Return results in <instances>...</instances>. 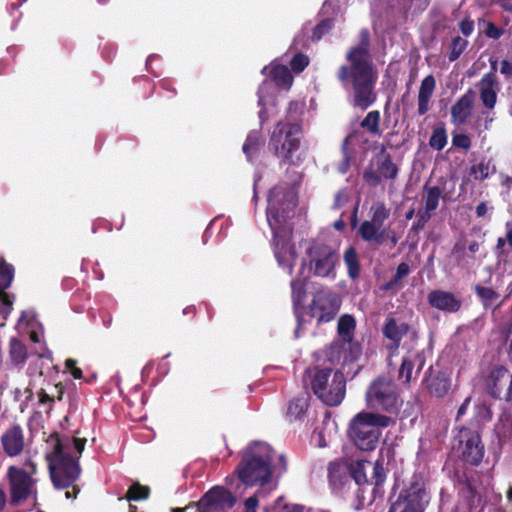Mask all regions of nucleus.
<instances>
[{
  "label": "nucleus",
  "mask_w": 512,
  "mask_h": 512,
  "mask_svg": "<svg viewBox=\"0 0 512 512\" xmlns=\"http://www.w3.org/2000/svg\"><path fill=\"white\" fill-rule=\"evenodd\" d=\"M346 59L349 66L342 65L337 71V79L344 88L350 87V104L362 111L367 110L377 100L375 84L377 74L370 55L368 30L360 32V42L349 49Z\"/></svg>",
  "instance_id": "f257e3e1"
},
{
  "label": "nucleus",
  "mask_w": 512,
  "mask_h": 512,
  "mask_svg": "<svg viewBox=\"0 0 512 512\" xmlns=\"http://www.w3.org/2000/svg\"><path fill=\"white\" fill-rule=\"evenodd\" d=\"M49 450L45 453V460L48 464L49 474L53 486L56 489H67V499H76L80 488L75 485L81 474L78 459L69 456L64 452V443L59 439V433L53 432L46 439Z\"/></svg>",
  "instance_id": "f03ea898"
},
{
  "label": "nucleus",
  "mask_w": 512,
  "mask_h": 512,
  "mask_svg": "<svg viewBox=\"0 0 512 512\" xmlns=\"http://www.w3.org/2000/svg\"><path fill=\"white\" fill-rule=\"evenodd\" d=\"M459 500L448 512H483L491 489V479L473 469L456 470Z\"/></svg>",
  "instance_id": "7ed1b4c3"
},
{
  "label": "nucleus",
  "mask_w": 512,
  "mask_h": 512,
  "mask_svg": "<svg viewBox=\"0 0 512 512\" xmlns=\"http://www.w3.org/2000/svg\"><path fill=\"white\" fill-rule=\"evenodd\" d=\"M396 423L395 418L376 412L357 413L348 426V436L362 451H373L378 447L382 429Z\"/></svg>",
  "instance_id": "20e7f679"
},
{
  "label": "nucleus",
  "mask_w": 512,
  "mask_h": 512,
  "mask_svg": "<svg viewBox=\"0 0 512 512\" xmlns=\"http://www.w3.org/2000/svg\"><path fill=\"white\" fill-rule=\"evenodd\" d=\"M268 447L257 444L249 446L242 455L235 473L246 486L265 485L272 477V458L267 454Z\"/></svg>",
  "instance_id": "39448f33"
},
{
  "label": "nucleus",
  "mask_w": 512,
  "mask_h": 512,
  "mask_svg": "<svg viewBox=\"0 0 512 512\" xmlns=\"http://www.w3.org/2000/svg\"><path fill=\"white\" fill-rule=\"evenodd\" d=\"M311 389L325 405L336 407L346 394V377L341 370L315 367L311 376Z\"/></svg>",
  "instance_id": "423d86ee"
},
{
  "label": "nucleus",
  "mask_w": 512,
  "mask_h": 512,
  "mask_svg": "<svg viewBox=\"0 0 512 512\" xmlns=\"http://www.w3.org/2000/svg\"><path fill=\"white\" fill-rule=\"evenodd\" d=\"M302 136L300 122H291L282 119L274 126L270 139L269 149L280 159L281 165L293 164V154L299 150Z\"/></svg>",
  "instance_id": "0eeeda50"
},
{
  "label": "nucleus",
  "mask_w": 512,
  "mask_h": 512,
  "mask_svg": "<svg viewBox=\"0 0 512 512\" xmlns=\"http://www.w3.org/2000/svg\"><path fill=\"white\" fill-rule=\"evenodd\" d=\"M296 205V195L291 191L280 187L270 190L266 217L272 234L292 232L289 220L294 216Z\"/></svg>",
  "instance_id": "6e6552de"
},
{
  "label": "nucleus",
  "mask_w": 512,
  "mask_h": 512,
  "mask_svg": "<svg viewBox=\"0 0 512 512\" xmlns=\"http://www.w3.org/2000/svg\"><path fill=\"white\" fill-rule=\"evenodd\" d=\"M365 400L370 412H384L388 416L396 415L403 403L397 385L385 376H379L369 384Z\"/></svg>",
  "instance_id": "1a4fd4ad"
},
{
  "label": "nucleus",
  "mask_w": 512,
  "mask_h": 512,
  "mask_svg": "<svg viewBox=\"0 0 512 512\" xmlns=\"http://www.w3.org/2000/svg\"><path fill=\"white\" fill-rule=\"evenodd\" d=\"M309 272L319 278L335 277V268L339 261V253L335 246L320 240H313L306 251Z\"/></svg>",
  "instance_id": "9d476101"
},
{
  "label": "nucleus",
  "mask_w": 512,
  "mask_h": 512,
  "mask_svg": "<svg viewBox=\"0 0 512 512\" xmlns=\"http://www.w3.org/2000/svg\"><path fill=\"white\" fill-rule=\"evenodd\" d=\"M428 503L429 495L423 476L413 474L409 485L391 502L388 512H424Z\"/></svg>",
  "instance_id": "9b49d317"
},
{
  "label": "nucleus",
  "mask_w": 512,
  "mask_h": 512,
  "mask_svg": "<svg viewBox=\"0 0 512 512\" xmlns=\"http://www.w3.org/2000/svg\"><path fill=\"white\" fill-rule=\"evenodd\" d=\"M384 450H380V457L373 463V474L371 480H365L362 484L351 487L354 494L353 506L360 510L370 506L377 498L384 494L383 483L386 480V471L383 467Z\"/></svg>",
  "instance_id": "f8f14e48"
},
{
  "label": "nucleus",
  "mask_w": 512,
  "mask_h": 512,
  "mask_svg": "<svg viewBox=\"0 0 512 512\" xmlns=\"http://www.w3.org/2000/svg\"><path fill=\"white\" fill-rule=\"evenodd\" d=\"M399 172L400 168L393 162L391 154L385 147H380L370 165L364 170L363 179L370 187H377L383 181H395Z\"/></svg>",
  "instance_id": "ddd939ff"
},
{
  "label": "nucleus",
  "mask_w": 512,
  "mask_h": 512,
  "mask_svg": "<svg viewBox=\"0 0 512 512\" xmlns=\"http://www.w3.org/2000/svg\"><path fill=\"white\" fill-rule=\"evenodd\" d=\"M453 450L467 464L478 466L484 457V445L478 432L462 427L454 436Z\"/></svg>",
  "instance_id": "4468645a"
},
{
  "label": "nucleus",
  "mask_w": 512,
  "mask_h": 512,
  "mask_svg": "<svg viewBox=\"0 0 512 512\" xmlns=\"http://www.w3.org/2000/svg\"><path fill=\"white\" fill-rule=\"evenodd\" d=\"M362 355V346L358 341L334 340L325 350L326 360L335 366H340L343 373H350L353 365Z\"/></svg>",
  "instance_id": "2eb2a0df"
},
{
  "label": "nucleus",
  "mask_w": 512,
  "mask_h": 512,
  "mask_svg": "<svg viewBox=\"0 0 512 512\" xmlns=\"http://www.w3.org/2000/svg\"><path fill=\"white\" fill-rule=\"evenodd\" d=\"M383 336L388 340L386 349L389 356H394L398 353L401 341L404 336H408V340L404 343L417 346L419 334L415 329H412L407 322H400L395 317L389 316L386 318L382 328Z\"/></svg>",
  "instance_id": "dca6fc26"
},
{
  "label": "nucleus",
  "mask_w": 512,
  "mask_h": 512,
  "mask_svg": "<svg viewBox=\"0 0 512 512\" xmlns=\"http://www.w3.org/2000/svg\"><path fill=\"white\" fill-rule=\"evenodd\" d=\"M340 308L341 301L334 292L318 291L313 295L305 313L310 318L316 319L317 325L320 326L334 320Z\"/></svg>",
  "instance_id": "f3484780"
},
{
  "label": "nucleus",
  "mask_w": 512,
  "mask_h": 512,
  "mask_svg": "<svg viewBox=\"0 0 512 512\" xmlns=\"http://www.w3.org/2000/svg\"><path fill=\"white\" fill-rule=\"evenodd\" d=\"M10 485V503L18 505L26 501L32 493H36V480L23 468L10 466L7 470Z\"/></svg>",
  "instance_id": "a211bd4d"
},
{
  "label": "nucleus",
  "mask_w": 512,
  "mask_h": 512,
  "mask_svg": "<svg viewBox=\"0 0 512 512\" xmlns=\"http://www.w3.org/2000/svg\"><path fill=\"white\" fill-rule=\"evenodd\" d=\"M488 395L496 400L512 403V373L504 365H495L486 379Z\"/></svg>",
  "instance_id": "6ab92c4d"
},
{
  "label": "nucleus",
  "mask_w": 512,
  "mask_h": 512,
  "mask_svg": "<svg viewBox=\"0 0 512 512\" xmlns=\"http://www.w3.org/2000/svg\"><path fill=\"white\" fill-rule=\"evenodd\" d=\"M236 503L233 493L223 486L209 489L196 503L197 512H224Z\"/></svg>",
  "instance_id": "aec40b11"
},
{
  "label": "nucleus",
  "mask_w": 512,
  "mask_h": 512,
  "mask_svg": "<svg viewBox=\"0 0 512 512\" xmlns=\"http://www.w3.org/2000/svg\"><path fill=\"white\" fill-rule=\"evenodd\" d=\"M291 238L292 232L272 234L274 256L279 266L286 269L289 274H292L297 258L296 247Z\"/></svg>",
  "instance_id": "412c9836"
},
{
  "label": "nucleus",
  "mask_w": 512,
  "mask_h": 512,
  "mask_svg": "<svg viewBox=\"0 0 512 512\" xmlns=\"http://www.w3.org/2000/svg\"><path fill=\"white\" fill-rule=\"evenodd\" d=\"M403 348L406 353L398 370V380L403 381L404 384H409L414 367H417L416 374H419L425 366L426 358L424 350L418 349L414 345L408 347V343H404Z\"/></svg>",
  "instance_id": "4be33fe9"
},
{
  "label": "nucleus",
  "mask_w": 512,
  "mask_h": 512,
  "mask_svg": "<svg viewBox=\"0 0 512 512\" xmlns=\"http://www.w3.org/2000/svg\"><path fill=\"white\" fill-rule=\"evenodd\" d=\"M0 442L7 456H19L25 448V438L22 427L18 424L8 427L2 433Z\"/></svg>",
  "instance_id": "5701e85b"
},
{
  "label": "nucleus",
  "mask_w": 512,
  "mask_h": 512,
  "mask_svg": "<svg viewBox=\"0 0 512 512\" xmlns=\"http://www.w3.org/2000/svg\"><path fill=\"white\" fill-rule=\"evenodd\" d=\"M428 304L445 313H457L462 307V301L452 292L435 289L427 295Z\"/></svg>",
  "instance_id": "b1692460"
},
{
  "label": "nucleus",
  "mask_w": 512,
  "mask_h": 512,
  "mask_svg": "<svg viewBox=\"0 0 512 512\" xmlns=\"http://www.w3.org/2000/svg\"><path fill=\"white\" fill-rule=\"evenodd\" d=\"M290 286L294 313L297 320V328L295 330V333L297 334L300 329L304 328L306 323L304 317L305 307L303 306V302L307 296L306 280L293 279L290 283Z\"/></svg>",
  "instance_id": "393cba45"
},
{
  "label": "nucleus",
  "mask_w": 512,
  "mask_h": 512,
  "mask_svg": "<svg viewBox=\"0 0 512 512\" xmlns=\"http://www.w3.org/2000/svg\"><path fill=\"white\" fill-rule=\"evenodd\" d=\"M475 94L469 89L457 99L451 107V122L457 126L464 125L472 114Z\"/></svg>",
  "instance_id": "a878e982"
},
{
  "label": "nucleus",
  "mask_w": 512,
  "mask_h": 512,
  "mask_svg": "<svg viewBox=\"0 0 512 512\" xmlns=\"http://www.w3.org/2000/svg\"><path fill=\"white\" fill-rule=\"evenodd\" d=\"M472 289L485 310L495 311L503 303L501 294L492 287L478 283Z\"/></svg>",
  "instance_id": "bb28decb"
},
{
  "label": "nucleus",
  "mask_w": 512,
  "mask_h": 512,
  "mask_svg": "<svg viewBox=\"0 0 512 512\" xmlns=\"http://www.w3.org/2000/svg\"><path fill=\"white\" fill-rule=\"evenodd\" d=\"M428 392L435 397L446 396L451 388V379L445 372H437L425 378Z\"/></svg>",
  "instance_id": "cd10ccee"
},
{
  "label": "nucleus",
  "mask_w": 512,
  "mask_h": 512,
  "mask_svg": "<svg viewBox=\"0 0 512 512\" xmlns=\"http://www.w3.org/2000/svg\"><path fill=\"white\" fill-rule=\"evenodd\" d=\"M436 81L433 75L426 76L420 85L418 93V114L425 115L429 110V101L435 90Z\"/></svg>",
  "instance_id": "c85d7f7f"
},
{
  "label": "nucleus",
  "mask_w": 512,
  "mask_h": 512,
  "mask_svg": "<svg viewBox=\"0 0 512 512\" xmlns=\"http://www.w3.org/2000/svg\"><path fill=\"white\" fill-rule=\"evenodd\" d=\"M494 432L501 446L512 443V415L507 410L500 414Z\"/></svg>",
  "instance_id": "c756f323"
},
{
  "label": "nucleus",
  "mask_w": 512,
  "mask_h": 512,
  "mask_svg": "<svg viewBox=\"0 0 512 512\" xmlns=\"http://www.w3.org/2000/svg\"><path fill=\"white\" fill-rule=\"evenodd\" d=\"M309 394L303 393L291 399L288 404L286 416L292 421L301 419L309 406Z\"/></svg>",
  "instance_id": "7c9ffc66"
},
{
  "label": "nucleus",
  "mask_w": 512,
  "mask_h": 512,
  "mask_svg": "<svg viewBox=\"0 0 512 512\" xmlns=\"http://www.w3.org/2000/svg\"><path fill=\"white\" fill-rule=\"evenodd\" d=\"M356 330V320L351 314H343L339 317L337 323V334L338 339L346 341H356L354 339V333Z\"/></svg>",
  "instance_id": "2f4dec72"
},
{
  "label": "nucleus",
  "mask_w": 512,
  "mask_h": 512,
  "mask_svg": "<svg viewBox=\"0 0 512 512\" xmlns=\"http://www.w3.org/2000/svg\"><path fill=\"white\" fill-rule=\"evenodd\" d=\"M269 76L279 88L289 89L292 86L293 76L285 65H274L270 70Z\"/></svg>",
  "instance_id": "473e14b6"
},
{
  "label": "nucleus",
  "mask_w": 512,
  "mask_h": 512,
  "mask_svg": "<svg viewBox=\"0 0 512 512\" xmlns=\"http://www.w3.org/2000/svg\"><path fill=\"white\" fill-rule=\"evenodd\" d=\"M373 464L369 461H356L352 462L348 467L349 472V480H348V488L351 489L353 486H357L362 484L363 481L368 480L365 473V466Z\"/></svg>",
  "instance_id": "72a5a7b5"
},
{
  "label": "nucleus",
  "mask_w": 512,
  "mask_h": 512,
  "mask_svg": "<svg viewBox=\"0 0 512 512\" xmlns=\"http://www.w3.org/2000/svg\"><path fill=\"white\" fill-rule=\"evenodd\" d=\"M346 470V467L342 463L338 461L330 462L328 466V478L330 484L333 486L339 485L345 487L349 480Z\"/></svg>",
  "instance_id": "f704fd0d"
},
{
  "label": "nucleus",
  "mask_w": 512,
  "mask_h": 512,
  "mask_svg": "<svg viewBox=\"0 0 512 512\" xmlns=\"http://www.w3.org/2000/svg\"><path fill=\"white\" fill-rule=\"evenodd\" d=\"M381 114L378 110L369 111L366 116L361 120L360 127L372 136H381L382 130L380 128Z\"/></svg>",
  "instance_id": "c9c22d12"
},
{
  "label": "nucleus",
  "mask_w": 512,
  "mask_h": 512,
  "mask_svg": "<svg viewBox=\"0 0 512 512\" xmlns=\"http://www.w3.org/2000/svg\"><path fill=\"white\" fill-rule=\"evenodd\" d=\"M425 206L424 210L433 212L438 208L440 198L446 199V196L442 195V190L439 186H428L427 184L423 188Z\"/></svg>",
  "instance_id": "e433bc0d"
},
{
  "label": "nucleus",
  "mask_w": 512,
  "mask_h": 512,
  "mask_svg": "<svg viewBox=\"0 0 512 512\" xmlns=\"http://www.w3.org/2000/svg\"><path fill=\"white\" fill-rule=\"evenodd\" d=\"M344 262L347 266L348 276L351 279H357L360 275V263L358 253L353 246L348 247L344 252Z\"/></svg>",
  "instance_id": "4c0bfd02"
},
{
  "label": "nucleus",
  "mask_w": 512,
  "mask_h": 512,
  "mask_svg": "<svg viewBox=\"0 0 512 512\" xmlns=\"http://www.w3.org/2000/svg\"><path fill=\"white\" fill-rule=\"evenodd\" d=\"M10 357L14 365L25 363L28 357L27 348L23 342L17 338L10 341Z\"/></svg>",
  "instance_id": "58836bf2"
},
{
  "label": "nucleus",
  "mask_w": 512,
  "mask_h": 512,
  "mask_svg": "<svg viewBox=\"0 0 512 512\" xmlns=\"http://www.w3.org/2000/svg\"><path fill=\"white\" fill-rule=\"evenodd\" d=\"M262 144V135L259 131H251L243 144L242 150L243 153L247 156L248 159L255 154Z\"/></svg>",
  "instance_id": "ea45409f"
},
{
  "label": "nucleus",
  "mask_w": 512,
  "mask_h": 512,
  "mask_svg": "<svg viewBox=\"0 0 512 512\" xmlns=\"http://www.w3.org/2000/svg\"><path fill=\"white\" fill-rule=\"evenodd\" d=\"M150 496V488L144 486L139 482L133 483L127 490L123 499L127 501H140L145 500Z\"/></svg>",
  "instance_id": "a19ab883"
},
{
  "label": "nucleus",
  "mask_w": 512,
  "mask_h": 512,
  "mask_svg": "<svg viewBox=\"0 0 512 512\" xmlns=\"http://www.w3.org/2000/svg\"><path fill=\"white\" fill-rule=\"evenodd\" d=\"M379 228L382 227L369 220H365L360 224L358 234L363 241L373 244L374 240L377 238Z\"/></svg>",
  "instance_id": "79ce46f5"
},
{
  "label": "nucleus",
  "mask_w": 512,
  "mask_h": 512,
  "mask_svg": "<svg viewBox=\"0 0 512 512\" xmlns=\"http://www.w3.org/2000/svg\"><path fill=\"white\" fill-rule=\"evenodd\" d=\"M469 42L465 38L457 35L452 38L450 43V52L448 55V59L450 62H454L460 58L462 53L466 50Z\"/></svg>",
  "instance_id": "37998d69"
},
{
  "label": "nucleus",
  "mask_w": 512,
  "mask_h": 512,
  "mask_svg": "<svg viewBox=\"0 0 512 512\" xmlns=\"http://www.w3.org/2000/svg\"><path fill=\"white\" fill-rule=\"evenodd\" d=\"M371 222L383 226L384 222L390 216V210L386 207L385 203L378 202L371 207Z\"/></svg>",
  "instance_id": "c03bdc74"
},
{
  "label": "nucleus",
  "mask_w": 512,
  "mask_h": 512,
  "mask_svg": "<svg viewBox=\"0 0 512 512\" xmlns=\"http://www.w3.org/2000/svg\"><path fill=\"white\" fill-rule=\"evenodd\" d=\"M447 144V133L444 127H437L432 131L429 139V145L431 148L441 151Z\"/></svg>",
  "instance_id": "a18cd8bd"
},
{
  "label": "nucleus",
  "mask_w": 512,
  "mask_h": 512,
  "mask_svg": "<svg viewBox=\"0 0 512 512\" xmlns=\"http://www.w3.org/2000/svg\"><path fill=\"white\" fill-rule=\"evenodd\" d=\"M14 268L4 260L0 263V292L7 289L13 280Z\"/></svg>",
  "instance_id": "49530a36"
},
{
  "label": "nucleus",
  "mask_w": 512,
  "mask_h": 512,
  "mask_svg": "<svg viewBox=\"0 0 512 512\" xmlns=\"http://www.w3.org/2000/svg\"><path fill=\"white\" fill-rule=\"evenodd\" d=\"M490 161L482 159L479 163L474 164L470 168V175L478 181H483L489 176Z\"/></svg>",
  "instance_id": "de8ad7c7"
},
{
  "label": "nucleus",
  "mask_w": 512,
  "mask_h": 512,
  "mask_svg": "<svg viewBox=\"0 0 512 512\" xmlns=\"http://www.w3.org/2000/svg\"><path fill=\"white\" fill-rule=\"evenodd\" d=\"M431 218V212L426 210H419L417 212V219L415 222H413L410 230H409V237L413 234L414 236H417L419 232L425 227V225L428 223V221Z\"/></svg>",
  "instance_id": "09e8293b"
},
{
  "label": "nucleus",
  "mask_w": 512,
  "mask_h": 512,
  "mask_svg": "<svg viewBox=\"0 0 512 512\" xmlns=\"http://www.w3.org/2000/svg\"><path fill=\"white\" fill-rule=\"evenodd\" d=\"M480 99L487 111H483V115H487L489 111L493 110L497 103V93L494 90H480Z\"/></svg>",
  "instance_id": "8fccbe9b"
},
{
  "label": "nucleus",
  "mask_w": 512,
  "mask_h": 512,
  "mask_svg": "<svg viewBox=\"0 0 512 512\" xmlns=\"http://www.w3.org/2000/svg\"><path fill=\"white\" fill-rule=\"evenodd\" d=\"M333 28V20L326 18L321 20L313 29L312 41H319L324 35L329 33Z\"/></svg>",
  "instance_id": "3c124183"
},
{
  "label": "nucleus",
  "mask_w": 512,
  "mask_h": 512,
  "mask_svg": "<svg viewBox=\"0 0 512 512\" xmlns=\"http://www.w3.org/2000/svg\"><path fill=\"white\" fill-rule=\"evenodd\" d=\"M478 86H479V91L480 90L498 91L499 90V81H498L497 75L494 74L493 72L485 73L482 76Z\"/></svg>",
  "instance_id": "603ef678"
},
{
  "label": "nucleus",
  "mask_w": 512,
  "mask_h": 512,
  "mask_svg": "<svg viewBox=\"0 0 512 512\" xmlns=\"http://www.w3.org/2000/svg\"><path fill=\"white\" fill-rule=\"evenodd\" d=\"M305 103L301 101H291L287 108V116L285 119H288L291 122H299L298 119L304 113Z\"/></svg>",
  "instance_id": "864d4df0"
},
{
  "label": "nucleus",
  "mask_w": 512,
  "mask_h": 512,
  "mask_svg": "<svg viewBox=\"0 0 512 512\" xmlns=\"http://www.w3.org/2000/svg\"><path fill=\"white\" fill-rule=\"evenodd\" d=\"M309 63V57L301 52H298L291 59L290 68L294 73L299 74L306 69Z\"/></svg>",
  "instance_id": "5fc2aeb1"
},
{
  "label": "nucleus",
  "mask_w": 512,
  "mask_h": 512,
  "mask_svg": "<svg viewBox=\"0 0 512 512\" xmlns=\"http://www.w3.org/2000/svg\"><path fill=\"white\" fill-rule=\"evenodd\" d=\"M59 439L64 443V452L67 453L69 456H71L68 451L70 443L73 444L75 450L79 454H82V452L85 448L86 441H87L86 438H77V437H73L72 439H69L68 437H66L65 440H63L59 436Z\"/></svg>",
  "instance_id": "6e6d98bb"
},
{
  "label": "nucleus",
  "mask_w": 512,
  "mask_h": 512,
  "mask_svg": "<svg viewBox=\"0 0 512 512\" xmlns=\"http://www.w3.org/2000/svg\"><path fill=\"white\" fill-rule=\"evenodd\" d=\"M471 139L467 134L454 133L452 136V145L456 148L463 150H469L471 147Z\"/></svg>",
  "instance_id": "4d7b16f0"
},
{
  "label": "nucleus",
  "mask_w": 512,
  "mask_h": 512,
  "mask_svg": "<svg viewBox=\"0 0 512 512\" xmlns=\"http://www.w3.org/2000/svg\"><path fill=\"white\" fill-rule=\"evenodd\" d=\"M410 272V267L406 262H402L397 266L396 273L393 275L390 282L387 284V288L397 283L402 278L406 277Z\"/></svg>",
  "instance_id": "13d9d810"
},
{
  "label": "nucleus",
  "mask_w": 512,
  "mask_h": 512,
  "mask_svg": "<svg viewBox=\"0 0 512 512\" xmlns=\"http://www.w3.org/2000/svg\"><path fill=\"white\" fill-rule=\"evenodd\" d=\"M308 43H309V31L304 28L300 31V33H298L295 36L291 47L294 49L305 48L308 46Z\"/></svg>",
  "instance_id": "bf43d9fd"
},
{
  "label": "nucleus",
  "mask_w": 512,
  "mask_h": 512,
  "mask_svg": "<svg viewBox=\"0 0 512 512\" xmlns=\"http://www.w3.org/2000/svg\"><path fill=\"white\" fill-rule=\"evenodd\" d=\"M477 417L483 422H489L493 418V412L490 405L482 403L477 406Z\"/></svg>",
  "instance_id": "052dcab7"
},
{
  "label": "nucleus",
  "mask_w": 512,
  "mask_h": 512,
  "mask_svg": "<svg viewBox=\"0 0 512 512\" xmlns=\"http://www.w3.org/2000/svg\"><path fill=\"white\" fill-rule=\"evenodd\" d=\"M65 369L73 376L74 379H81L83 376L82 370L77 367V361L72 358L66 359Z\"/></svg>",
  "instance_id": "680f3d73"
},
{
  "label": "nucleus",
  "mask_w": 512,
  "mask_h": 512,
  "mask_svg": "<svg viewBox=\"0 0 512 512\" xmlns=\"http://www.w3.org/2000/svg\"><path fill=\"white\" fill-rule=\"evenodd\" d=\"M504 32L505 31L502 28L497 27L494 23H487V27L485 30V34L487 37L497 40L504 34Z\"/></svg>",
  "instance_id": "e2e57ef3"
},
{
  "label": "nucleus",
  "mask_w": 512,
  "mask_h": 512,
  "mask_svg": "<svg viewBox=\"0 0 512 512\" xmlns=\"http://www.w3.org/2000/svg\"><path fill=\"white\" fill-rule=\"evenodd\" d=\"M459 29L465 37H469L474 31V21L469 17L464 18L459 22Z\"/></svg>",
  "instance_id": "0e129e2a"
},
{
  "label": "nucleus",
  "mask_w": 512,
  "mask_h": 512,
  "mask_svg": "<svg viewBox=\"0 0 512 512\" xmlns=\"http://www.w3.org/2000/svg\"><path fill=\"white\" fill-rule=\"evenodd\" d=\"M258 505H259V500H258L257 496L254 495V496L248 497L244 502L245 512H256Z\"/></svg>",
  "instance_id": "69168bd1"
},
{
  "label": "nucleus",
  "mask_w": 512,
  "mask_h": 512,
  "mask_svg": "<svg viewBox=\"0 0 512 512\" xmlns=\"http://www.w3.org/2000/svg\"><path fill=\"white\" fill-rule=\"evenodd\" d=\"M500 73L506 78L512 77V61L504 59L501 61Z\"/></svg>",
  "instance_id": "338daca9"
},
{
  "label": "nucleus",
  "mask_w": 512,
  "mask_h": 512,
  "mask_svg": "<svg viewBox=\"0 0 512 512\" xmlns=\"http://www.w3.org/2000/svg\"><path fill=\"white\" fill-rule=\"evenodd\" d=\"M159 86L166 91L172 92L174 95L176 94L174 82L171 79H168V78L162 79L159 82Z\"/></svg>",
  "instance_id": "774afa93"
}]
</instances>
